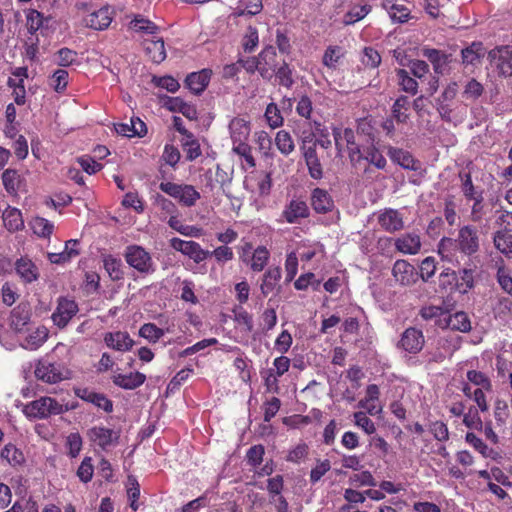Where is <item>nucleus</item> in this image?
Wrapping results in <instances>:
<instances>
[{
  "mask_svg": "<svg viewBox=\"0 0 512 512\" xmlns=\"http://www.w3.org/2000/svg\"><path fill=\"white\" fill-rule=\"evenodd\" d=\"M480 240L478 230L472 225H465L458 231L457 238L444 237L438 245L441 258L450 263L460 264L461 257L471 256L478 252Z\"/></svg>",
  "mask_w": 512,
  "mask_h": 512,
  "instance_id": "1",
  "label": "nucleus"
},
{
  "mask_svg": "<svg viewBox=\"0 0 512 512\" xmlns=\"http://www.w3.org/2000/svg\"><path fill=\"white\" fill-rule=\"evenodd\" d=\"M68 406L51 397H40L23 405L22 412L29 419H46L52 415H59L68 411Z\"/></svg>",
  "mask_w": 512,
  "mask_h": 512,
  "instance_id": "2",
  "label": "nucleus"
},
{
  "mask_svg": "<svg viewBox=\"0 0 512 512\" xmlns=\"http://www.w3.org/2000/svg\"><path fill=\"white\" fill-rule=\"evenodd\" d=\"M159 188L162 192L177 199L187 207L195 205L197 200L200 199V193L192 185L161 182Z\"/></svg>",
  "mask_w": 512,
  "mask_h": 512,
  "instance_id": "3",
  "label": "nucleus"
},
{
  "mask_svg": "<svg viewBox=\"0 0 512 512\" xmlns=\"http://www.w3.org/2000/svg\"><path fill=\"white\" fill-rule=\"evenodd\" d=\"M67 373V369L62 364L51 362L48 359L39 360L34 371L38 380L49 384H55L66 379Z\"/></svg>",
  "mask_w": 512,
  "mask_h": 512,
  "instance_id": "4",
  "label": "nucleus"
},
{
  "mask_svg": "<svg viewBox=\"0 0 512 512\" xmlns=\"http://www.w3.org/2000/svg\"><path fill=\"white\" fill-rule=\"evenodd\" d=\"M126 262L140 273L150 274L155 271L150 254L141 246L131 245L125 251Z\"/></svg>",
  "mask_w": 512,
  "mask_h": 512,
  "instance_id": "5",
  "label": "nucleus"
},
{
  "mask_svg": "<svg viewBox=\"0 0 512 512\" xmlns=\"http://www.w3.org/2000/svg\"><path fill=\"white\" fill-rule=\"evenodd\" d=\"M490 66L501 76H512V47L498 46L488 52Z\"/></svg>",
  "mask_w": 512,
  "mask_h": 512,
  "instance_id": "6",
  "label": "nucleus"
},
{
  "mask_svg": "<svg viewBox=\"0 0 512 512\" xmlns=\"http://www.w3.org/2000/svg\"><path fill=\"white\" fill-rule=\"evenodd\" d=\"M78 311V304L73 299L62 296L57 299L56 308L51 315V320L55 326L63 329Z\"/></svg>",
  "mask_w": 512,
  "mask_h": 512,
  "instance_id": "7",
  "label": "nucleus"
},
{
  "mask_svg": "<svg viewBox=\"0 0 512 512\" xmlns=\"http://www.w3.org/2000/svg\"><path fill=\"white\" fill-rule=\"evenodd\" d=\"M333 136L336 148L341 151L345 143L348 148L349 158L351 162L356 165L362 160V150L355 142V135L352 129L333 128Z\"/></svg>",
  "mask_w": 512,
  "mask_h": 512,
  "instance_id": "8",
  "label": "nucleus"
},
{
  "mask_svg": "<svg viewBox=\"0 0 512 512\" xmlns=\"http://www.w3.org/2000/svg\"><path fill=\"white\" fill-rule=\"evenodd\" d=\"M170 245L174 250L181 252L185 256H188L195 263H200L209 256V251L202 249L201 246L194 241L172 238L170 240Z\"/></svg>",
  "mask_w": 512,
  "mask_h": 512,
  "instance_id": "9",
  "label": "nucleus"
},
{
  "mask_svg": "<svg viewBox=\"0 0 512 512\" xmlns=\"http://www.w3.org/2000/svg\"><path fill=\"white\" fill-rule=\"evenodd\" d=\"M380 227L389 233L400 231L404 228L403 215L396 209L385 208L377 214Z\"/></svg>",
  "mask_w": 512,
  "mask_h": 512,
  "instance_id": "10",
  "label": "nucleus"
},
{
  "mask_svg": "<svg viewBox=\"0 0 512 512\" xmlns=\"http://www.w3.org/2000/svg\"><path fill=\"white\" fill-rule=\"evenodd\" d=\"M392 275L395 282L401 286H411L418 279L414 266L404 259H399L394 263Z\"/></svg>",
  "mask_w": 512,
  "mask_h": 512,
  "instance_id": "11",
  "label": "nucleus"
},
{
  "mask_svg": "<svg viewBox=\"0 0 512 512\" xmlns=\"http://www.w3.org/2000/svg\"><path fill=\"white\" fill-rule=\"evenodd\" d=\"M89 439L102 449L116 445L119 434L117 431L103 426H95L88 431Z\"/></svg>",
  "mask_w": 512,
  "mask_h": 512,
  "instance_id": "12",
  "label": "nucleus"
},
{
  "mask_svg": "<svg viewBox=\"0 0 512 512\" xmlns=\"http://www.w3.org/2000/svg\"><path fill=\"white\" fill-rule=\"evenodd\" d=\"M309 216V208L305 201L299 199L291 200L281 213V220L289 224L298 223L300 219Z\"/></svg>",
  "mask_w": 512,
  "mask_h": 512,
  "instance_id": "13",
  "label": "nucleus"
},
{
  "mask_svg": "<svg viewBox=\"0 0 512 512\" xmlns=\"http://www.w3.org/2000/svg\"><path fill=\"white\" fill-rule=\"evenodd\" d=\"M425 339L421 330L414 327L407 328L400 339V346L407 352L416 354L424 346Z\"/></svg>",
  "mask_w": 512,
  "mask_h": 512,
  "instance_id": "14",
  "label": "nucleus"
},
{
  "mask_svg": "<svg viewBox=\"0 0 512 512\" xmlns=\"http://www.w3.org/2000/svg\"><path fill=\"white\" fill-rule=\"evenodd\" d=\"M15 272L20 280L25 284H30L38 280L40 276L37 265L28 257H21L14 264Z\"/></svg>",
  "mask_w": 512,
  "mask_h": 512,
  "instance_id": "15",
  "label": "nucleus"
},
{
  "mask_svg": "<svg viewBox=\"0 0 512 512\" xmlns=\"http://www.w3.org/2000/svg\"><path fill=\"white\" fill-rule=\"evenodd\" d=\"M422 55L430 61L436 74L444 75L448 71L451 55L441 50L427 47L422 49Z\"/></svg>",
  "mask_w": 512,
  "mask_h": 512,
  "instance_id": "16",
  "label": "nucleus"
},
{
  "mask_svg": "<svg viewBox=\"0 0 512 512\" xmlns=\"http://www.w3.org/2000/svg\"><path fill=\"white\" fill-rule=\"evenodd\" d=\"M258 57L259 74L263 79L270 80L276 70V51L272 46L264 48Z\"/></svg>",
  "mask_w": 512,
  "mask_h": 512,
  "instance_id": "17",
  "label": "nucleus"
},
{
  "mask_svg": "<svg viewBox=\"0 0 512 512\" xmlns=\"http://www.w3.org/2000/svg\"><path fill=\"white\" fill-rule=\"evenodd\" d=\"M439 327L465 333L471 330V322L465 312H456L454 314L446 312L444 317L439 321Z\"/></svg>",
  "mask_w": 512,
  "mask_h": 512,
  "instance_id": "18",
  "label": "nucleus"
},
{
  "mask_svg": "<svg viewBox=\"0 0 512 512\" xmlns=\"http://www.w3.org/2000/svg\"><path fill=\"white\" fill-rule=\"evenodd\" d=\"M395 248L398 252L407 255H416L421 250V239L416 233H405L395 239Z\"/></svg>",
  "mask_w": 512,
  "mask_h": 512,
  "instance_id": "19",
  "label": "nucleus"
},
{
  "mask_svg": "<svg viewBox=\"0 0 512 512\" xmlns=\"http://www.w3.org/2000/svg\"><path fill=\"white\" fill-rule=\"evenodd\" d=\"M105 344L114 350L125 352L129 351L134 344L127 332L116 331L108 332L104 336Z\"/></svg>",
  "mask_w": 512,
  "mask_h": 512,
  "instance_id": "20",
  "label": "nucleus"
},
{
  "mask_svg": "<svg viewBox=\"0 0 512 512\" xmlns=\"http://www.w3.org/2000/svg\"><path fill=\"white\" fill-rule=\"evenodd\" d=\"M111 21V12L108 7H103L97 11H93L84 18L85 25L95 30L106 29L110 25Z\"/></svg>",
  "mask_w": 512,
  "mask_h": 512,
  "instance_id": "21",
  "label": "nucleus"
},
{
  "mask_svg": "<svg viewBox=\"0 0 512 512\" xmlns=\"http://www.w3.org/2000/svg\"><path fill=\"white\" fill-rule=\"evenodd\" d=\"M229 130L234 145L244 143L250 135V123L244 118L235 117L229 123Z\"/></svg>",
  "mask_w": 512,
  "mask_h": 512,
  "instance_id": "22",
  "label": "nucleus"
},
{
  "mask_svg": "<svg viewBox=\"0 0 512 512\" xmlns=\"http://www.w3.org/2000/svg\"><path fill=\"white\" fill-rule=\"evenodd\" d=\"M212 71L203 69L199 72L190 73L185 80L187 87L195 94H200L209 84Z\"/></svg>",
  "mask_w": 512,
  "mask_h": 512,
  "instance_id": "23",
  "label": "nucleus"
},
{
  "mask_svg": "<svg viewBox=\"0 0 512 512\" xmlns=\"http://www.w3.org/2000/svg\"><path fill=\"white\" fill-rule=\"evenodd\" d=\"M30 318V305L28 303H20L11 312V327L15 331L21 332L24 329V327L29 323Z\"/></svg>",
  "mask_w": 512,
  "mask_h": 512,
  "instance_id": "24",
  "label": "nucleus"
},
{
  "mask_svg": "<svg viewBox=\"0 0 512 512\" xmlns=\"http://www.w3.org/2000/svg\"><path fill=\"white\" fill-rule=\"evenodd\" d=\"M48 334V329L45 326H38L25 336L21 346L27 350H36L46 342Z\"/></svg>",
  "mask_w": 512,
  "mask_h": 512,
  "instance_id": "25",
  "label": "nucleus"
},
{
  "mask_svg": "<svg viewBox=\"0 0 512 512\" xmlns=\"http://www.w3.org/2000/svg\"><path fill=\"white\" fill-rule=\"evenodd\" d=\"M387 154L393 162L397 163L404 169H418V162L407 151L390 146L388 147Z\"/></svg>",
  "mask_w": 512,
  "mask_h": 512,
  "instance_id": "26",
  "label": "nucleus"
},
{
  "mask_svg": "<svg viewBox=\"0 0 512 512\" xmlns=\"http://www.w3.org/2000/svg\"><path fill=\"white\" fill-rule=\"evenodd\" d=\"M311 206L317 213H327L333 208V200L326 190L315 188L311 195Z\"/></svg>",
  "mask_w": 512,
  "mask_h": 512,
  "instance_id": "27",
  "label": "nucleus"
},
{
  "mask_svg": "<svg viewBox=\"0 0 512 512\" xmlns=\"http://www.w3.org/2000/svg\"><path fill=\"white\" fill-rule=\"evenodd\" d=\"M115 131L117 134L126 136V137H134V136H143L147 129L145 123L139 118L130 119V123H118L115 124Z\"/></svg>",
  "mask_w": 512,
  "mask_h": 512,
  "instance_id": "28",
  "label": "nucleus"
},
{
  "mask_svg": "<svg viewBox=\"0 0 512 512\" xmlns=\"http://www.w3.org/2000/svg\"><path fill=\"white\" fill-rule=\"evenodd\" d=\"M144 49L150 59L155 63H161L166 58L164 41L162 38L145 39L143 41Z\"/></svg>",
  "mask_w": 512,
  "mask_h": 512,
  "instance_id": "29",
  "label": "nucleus"
},
{
  "mask_svg": "<svg viewBox=\"0 0 512 512\" xmlns=\"http://www.w3.org/2000/svg\"><path fill=\"white\" fill-rule=\"evenodd\" d=\"M486 49L481 42H473L462 50V61L465 65L477 66L484 57Z\"/></svg>",
  "mask_w": 512,
  "mask_h": 512,
  "instance_id": "30",
  "label": "nucleus"
},
{
  "mask_svg": "<svg viewBox=\"0 0 512 512\" xmlns=\"http://www.w3.org/2000/svg\"><path fill=\"white\" fill-rule=\"evenodd\" d=\"M145 379L146 376L140 372L115 374L113 376V383L124 389H135L141 386Z\"/></svg>",
  "mask_w": 512,
  "mask_h": 512,
  "instance_id": "31",
  "label": "nucleus"
},
{
  "mask_svg": "<svg viewBox=\"0 0 512 512\" xmlns=\"http://www.w3.org/2000/svg\"><path fill=\"white\" fill-rule=\"evenodd\" d=\"M2 182L5 190L10 195H16L24 185V179L14 169H6L3 172Z\"/></svg>",
  "mask_w": 512,
  "mask_h": 512,
  "instance_id": "32",
  "label": "nucleus"
},
{
  "mask_svg": "<svg viewBox=\"0 0 512 512\" xmlns=\"http://www.w3.org/2000/svg\"><path fill=\"white\" fill-rule=\"evenodd\" d=\"M280 279L281 269L279 267H271L264 273L260 285V290L264 297L276 288Z\"/></svg>",
  "mask_w": 512,
  "mask_h": 512,
  "instance_id": "33",
  "label": "nucleus"
},
{
  "mask_svg": "<svg viewBox=\"0 0 512 512\" xmlns=\"http://www.w3.org/2000/svg\"><path fill=\"white\" fill-rule=\"evenodd\" d=\"M129 29L136 33L146 35H155L159 30L158 26L154 22L142 17L141 15L135 16L134 19L130 21Z\"/></svg>",
  "mask_w": 512,
  "mask_h": 512,
  "instance_id": "34",
  "label": "nucleus"
},
{
  "mask_svg": "<svg viewBox=\"0 0 512 512\" xmlns=\"http://www.w3.org/2000/svg\"><path fill=\"white\" fill-rule=\"evenodd\" d=\"M3 221L10 232L18 231L24 226L21 211L17 208H6L3 212Z\"/></svg>",
  "mask_w": 512,
  "mask_h": 512,
  "instance_id": "35",
  "label": "nucleus"
},
{
  "mask_svg": "<svg viewBox=\"0 0 512 512\" xmlns=\"http://www.w3.org/2000/svg\"><path fill=\"white\" fill-rule=\"evenodd\" d=\"M275 145L284 156L290 155L295 150V143L291 134L286 130H279L275 136Z\"/></svg>",
  "mask_w": 512,
  "mask_h": 512,
  "instance_id": "36",
  "label": "nucleus"
},
{
  "mask_svg": "<svg viewBox=\"0 0 512 512\" xmlns=\"http://www.w3.org/2000/svg\"><path fill=\"white\" fill-rule=\"evenodd\" d=\"M181 142L183 150L186 153L187 160L193 161L201 155L200 144L192 133H187Z\"/></svg>",
  "mask_w": 512,
  "mask_h": 512,
  "instance_id": "37",
  "label": "nucleus"
},
{
  "mask_svg": "<svg viewBox=\"0 0 512 512\" xmlns=\"http://www.w3.org/2000/svg\"><path fill=\"white\" fill-rule=\"evenodd\" d=\"M494 245L497 250L512 257V234L507 231H498L494 236Z\"/></svg>",
  "mask_w": 512,
  "mask_h": 512,
  "instance_id": "38",
  "label": "nucleus"
},
{
  "mask_svg": "<svg viewBox=\"0 0 512 512\" xmlns=\"http://www.w3.org/2000/svg\"><path fill=\"white\" fill-rule=\"evenodd\" d=\"M371 11V6L368 4L355 5L344 15L343 23L345 25L354 24L362 20Z\"/></svg>",
  "mask_w": 512,
  "mask_h": 512,
  "instance_id": "39",
  "label": "nucleus"
},
{
  "mask_svg": "<svg viewBox=\"0 0 512 512\" xmlns=\"http://www.w3.org/2000/svg\"><path fill=\"white\" fill-rule=\"evenodd\" d=\"M396 74L398 78V84L404 92L411 95H415L418 92V83L409 75L407 70L398 69Z\"/></svg>",
  "mask_w": 512,
  "mask_h": 512,
  "instance_id": "40",
  "label": "nucleus"
},
{
  "mask_svg": "<svg viewBox=\"0 0 512 512\" xmlns=\"http://www.w3.org/2000/svg\"><path fill=\"white\" fill-rule=\"evenodd\" d=\"M363 159L378 169H384L386 166V159L373 144L362 150V160Z\"/></svg>",
  "mask_w": 512,
  "mask_h": 512,
  "instance_id": "41",
  "label": "nucleus"
},
{
  "mask_svg": "<svg viewBox=\"0 0 512 512\" xmlns=\"http://www.w3.org/2000/svg\"><path fill=\"white\" fill-rule=\"evenodd\" d=\"M269 255L266 247L258 246L252 254L250 268L255 272L262 271L269 260Z\"/></svg>",
  "mask_w": 512,
  "mask_h": 512,
  "instance_id": "42",
  "label": "nucleus"
},
{
  "mask_svg": "<svg viewBox=\"0 0 512 512\" xmlns=\"http://www.w3.org/2000/svg\"><path fill=\"white\" fill-rule=\"evenodd\" d=\"M344 56V51L339 46H329L323 55L322 63L329 69H336L340 59Z\"/></svg>",
  "mask_w": 512,
  "mask_h": 512,
  "instance_id": "43",
  "label": "nucleus"
},
{
  "mask_svg": "<svg viewBox=\"0 0 512 512\" xmlns=\"http://www.w3.org/2000/svg\"><path fill=\"white\" fill-rule=\"evenodd\" d=\"M33 232L39 237L48 238L53 233L54 225L43 217H35L31 222Z\"/></svg>",
  "mask_w": 512,
  "mask_h": 512,
  "instance_id": "44",
  "label": "nucleus"
},
{
  "mask_svg": "<svg viewBox=\"0 0 512 512\" xmlns=\"http://www.w3.org/2000/svg\"><path fill=\"white\" fill-rule=\"evenodd\" d=\"M408 105V98L405 96L399 97L392 106V115L393 119L397 121V123H406L409 115L406 113Z\"/></svg>",
  "mask_w": 512,
  "mask_h": 512,
  "instance_id": "45",
  "label": "nucleus"
},
{
  "mask_svg": "<svg viewBox=\"0 0 512 512\" xmlns=\"http://www.w3.org/2000/svg\"><path fill=\"white\" fill-rule=\"evenodd\" d=\"M466 376L468 381L478 388H485L486 391L492 389L491 381L485 373L477 370H469Z\"/></svg>",
  "mask_w": 512,
  "mask_h": 512,
  "instance_id": "46",
  "label": "nucleus"
},
{
  "mask_svg": "<svg viewBox=\"0 0 512 512\" xmlns=\"http://www.w3.org/2000/svg\"><path fill=\"white\" fill-rule=\"evenodd\" d=\"M274 73L280 85L286 88H291L293 86V70L287 63L284 62L277 70L274 71Z\"/></svg>",
  "mask_w": 512,
  "mask_h": 512,
  "instance_id": "47",
  "label": "nucleus"
},
{
  "mask_svg": "<svg viewBox=\"0 0 512 512\" xmlns=\"http://www.w3.org/2000/svg\"><path fill=\"white\" fill-rule=\"evenodd\" d=\"M139 335L155 343L164 336V331L153 323H146L140 327Z\"/></svg>",
  "mask_w": 512,
  "mask_h": 512,
  "instance_id": "48",
  "label": "nucleus"
},
{
  "mask_svg": "<svg viewBox=\"0 0 512 512\" xmlns=\"http://www.w3.org/2000/svg\"><path fill=\"white\" fill-rule=\"evenodd\" d=\"M232 151L243 158L248 168L255 167L256 162L252 155V149L246 142L233 145Z\"/></svg>",
  "mask_w": 512,
  "mask_h": 512,
  "instance_id": "49",
  "label": "nucleus"
},
{
  "mask_svg": "<svg viewBox=\"0 0 512 512\" xmlns=\"http://www.w3.org/2000/svg\"><path fill=\"white\" fill-rule=\"evenodd\" d=\"M1 457L11 465L20 464L23 461L22 452L12 444H7L1 451Z\"/></svg>",
  "mask_w": 512,
  "mask_h": 512,
  "instance_id": "50",
  "label": "nucleus"
},
{
  "mask_svg": "<svg viewBox=\"0 0 512 512\" xmlns=\"http://www.w3.org/2000/svg\"><path fill=\"white\" fill-rule=\"evenodd\" d=\"M354 424L361 428L366 434L371 435L375 433L376 427L373 421L366 416L364 412H355L354 415Z\"/></svg>",
  "mask_w": 512,
  "mask_h": 512,
  "instance_id": "51",
  "label": "nucleus"
},
{
  "mask_svg": "<svg viewBox=\"0 0 512 512\" xmlns=\"http://www.w3.org/2000/svg\"><path fill=\"white\" fill-rule=\"evenodd\" d=\"M8 85L9 87L13 88V97L15 103L17 105H23L25 103L26 95L23 79L9 78Z\"/></svg>",
  "mask_w": 512,
  "mask_h": 512,
  "instance_id": "52",
  "label": "nucleus"
},
{
  "mask_svg": "<svg viewBox=\"0 0 512 512\" xmlns=\"http://www.w3.org/2000/svg\"><path fill=\"white\" fill-rule=\"evenodd\" d=\"M465 440L470 444L476 451H478L484 457H489L492 453V449L489 448L479 437L474 433L468 432L465 436Z\"/></svg>",
  "mask_w": 512,
  "mask_h": 512,
  "instance_id": "53",
  "label": "nucleus"
},
{
  "mask_svg": "<svg viewBox=\"0 0 512 512\" xmlns=\"http://www.w3.org/2000/svg\"><path fill=\"white\" fill-rule=\"evenodd\" d=\"M266 120L271 128L280 127L283 124V117L274 103L268 104L265 111Z\"/></svg>",
  "mask_w": 512,
  "mask_h": 512,
  "instance_id": "54",
  "label": "nucleus"
},
{
  "mask_svg": "<svg viewBox=\"0 0 512 512\" xmlns=\"http://www.w3.org/2000/svg\"><path fill=\"white\" fill-rule=\"evenodd\" d=\"M362 63L369 68H377L381 63V56L377 50L372 47H366L363 50Z\"/></svg>",
  "mask_w": 512,
  "mask_h": 512,
  "instance_id": "55",
  "label": "nucleus"
},
{
  "mask_svg": "<svg viewBox=\"0 0 512 512\" xmlns=\"http://www.w3.org/2000/svg\"><path fill=\"white\" fill-rule=\"evenodd\" d=\"M463 423L469 429L481 430L483 423L476 408H470L463 416Z\"/></svg>",
  "mask_w": 512,
  "mask_h": 512,
  "instance_id": "56",
  "label": "nucleus"
},
{
  "mask_svg": "<svg viewBox=\"0 0 512 512\" xmlns=\"http://www.w3.org/2000/svg\"><path fill=\"white\" fill-rule=\"evenodd\" d=\"M494 417L499 425H504L509 417L508 403L503 399H496L494 404Z\"/></svg>",
  "mask_w": 512,
  "mask_h": 512,
  "instance_id": "57",
  "label": "nucleus"
},
{
  "mask_svg": "<svg viewBox=\"0 0 512 512\" xmlns=\"http://www.w3.org/2000/svg\"><path fill=\"white\" fill-rule=\"evenodd\" d=\"M26 20L27 29L31 34L37 32L43 24V16L36 10H29L26 14Z\"/></svg>",
  "mask_w": 512,
  "mask_h": 512,
  "instance_id": "58",
  "label": "nucleus"
},
{
  "mask_svg": "<svg viewBox=\"0 0 512 512\" xmlns=\"http://www.w3.org/2000/svg\"><path fill=\"white\" fill-rule=\"evenodd\" d=\"M68 83V72L63 69H59L54 72L51 77L50 85L56 92H62Z\"/></svg>",
  "mask_w": 512,
  "mask_h": 512,
  "instance_id": "59",
  "label": "nucleus"
},
{
  "mask_svg": "<svg viewBox=\"0 0 512 512\" xmlns=\"http://www.w3.org/2000/svg\"><path fill=\"white\" fill-rule=\"evenodd\" d=\"M437 345L443 350L444 354L450 357L460 347L459 337L441 338L438 340Z\"/></svg>",
  "mask_w": 512,
  "mask_h": 512,
  "instance_id": "60",
  "label": "nucleus"
},
{
  "mask_svg": "<svg viewBox=\"0 0 512 512\" xmlns=\"http://www.w3.org/2000/svg\"><path fill=\"white\" fill-rule=\"evenodd\" d=\"M93 472L92 459L85 457L77 470V476L82 482L87 483L92 479Z\"/></svg>",
  "mask_w": 512,
  "mask_h": 512,
  "instance_id": "61",
  "label": "nucleus"
},
{
  "mask_svg": "<svg viewBox=\"0 0 512 512\" xmlns=\"http://www.w3.org/2000/svg\"><path fill=\"white\" fill-rule=\"evenodd\" d=\"M104 267L112 279H119L121 277V261L112 256L104 258Z\"/></svg>",
  "mask_w": 512,
  "mask_h": 512,
  "instance_id": "62",
  "label": "nucleus"
},
{
  "mask_svg": "<svg viewBox=\"0 0 512 512\" xmlns=\"http://www.w3.org/2000/svg\"><path fill=\"white\" fill-rule=\"evenodd\" d=\"M87 401L95 404L97 407L103 409L106 412H111L113 405L112 402L106 398L103 394L89 392L85 398Z\"/></svg>",
  "mask_w": 512,
  "mask_h": 512,
  "instance_id": "63",
  "label": "nucleus"
},
{
  "mask_svg": "<svg viewBox=\"0 0 512 512\" xmlns=\"http://www.w3.org/2000/svg\"><path fill=\"white\" fill-rule=\"evenodd\" d=\"M436 272V261L434 257H426L420 265V276L423 281H428Z\"/></svg>",
  "mask_w": 512,
  "mask_h": 512,
  "instance_id": "64",
  "label": "nucleus"
}]
</instances>
